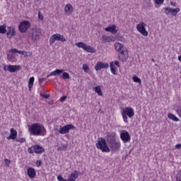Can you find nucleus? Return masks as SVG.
<instances>
[{"label":"nucleus","mask_w":181,"mask_h":181,"mask_svg":"<svg viewBox=\"0 0 181 181\" xmlns=\"http://www.w3.org/2000/svg\"><path fill=\"white\" fill-rule=\"evenodd\" d=\"M22 67L19 65H8L7 66V71L10 73H16V71H19Z\"/></svg>","instance_id":"4468645a"},{"label":"nucleus","mask_w":181,"mask_h":181,"mask_svg":"<svg viewBox=\"0 0 181 181\" xmlns=\"http://www.w3.org/2000/svg\"><path fill=\"white\" fill-rule=\"evenodd\" d=\"M66 100H67V96L64 95L62 97H61V98L59 99L61 103H63L64 101H66Z\"/></svg>","instance_id":"49530a36"},{"label":"nucleus","mask_w":181,"mask_h":181,"mask_svg":"<svg viewBox=\"0 0 181 181\" xmlns=\"http://www.w3.org/2000/svg\"><path fill=\"white\" fill-rule=\"evenodd\" d=\"M175 181H181V170L176 175Z\"/></svg>","instance_id":"72a5a7b5"},{"label":"nucleus","mask_w":181,"mask_h":181,"mask_svg":"<svg viewBox=\"0 0 181 181\" xmlns=\"http://www.w3.org/2000/svg\"><path fill=\"white\" fill-rule=\"evenodd\" d=\"M40 35H42V30L35 28L29 31L28 36L31 37L33 40H39V39H40Z\"/></svg>","instance_id":"39448f33"},{"label":"nucleus","mask_w":181,"mask_h":181,"mask_svg":"<svg viewBox=\"0 0 181 181\" xmlns=\"http://www.w3.org/2000/svg\"><path fill=\"white\" fill-rule=\"evenodd\" d=\"M42 81H46V78H39L40 86H42Z\"/></svg>","instance_id":"8fccbe9b"},{"label":"nucleus","mask_w":181,"mask_h":181,"mask_svg":"<svg viewBox=\"0 0 181 181\" xmlns=\"http://www.w3.org/2000/svg\"><path fill=\"white\" fill-rule=\"evenodd\" d=\"M181 148V144H178L175 146V149H180Z\"/></svg>","instance_id":"603ef678"},{"label":"nucleus","mask_w":181,"mask_h":181,"mask_svg":"<svg viewBox=\"0 0 181 181\" xmlns=\"http://www.w3.org/2000/svg\"><path fill=\"white\" fill-rule=\"evenodd\" d=\"M78 177V173L76 170L74 173H71L68 181H76V180Z\"/></svg>","instance_id":"6ab92c4d"},{"label":"nucleus","mask_w":181,"mask_h":181,"mask_svg":"<svg viewBox=\"0 0 181 181\" xmlns=\"http://www.w3.org/2000/svg\"><path fill=\"white\" fill-rule=\"evenodd\" d=\"M59 151H67V146L63 145L62 146L59 147Z\"/></svg>","instance_id":"c03bdc74"},{"label":"nucleus","mask_w":181,"mask_h":181,"mask_svg":"<svg viewBox=\"0 0 181 181\" xmlns=\"http://www.w3.org/2000/svg\"><path fill=\"white\" fill-rule=\"evenodd\" d=\"M10 135L8 136H7V139L9 141L10 139H13L15 140L16 139V136H18V132L16 130H15V129L11 128L10 129Z\"/></svg>","instance_id":"dca6fc26"},{"label":"nucleus","mask_w":181,"mask_h":181,"mask_svg":"<svg viewBox=\"0 0 181 181\" xmlns=\"http://www.w3.org/2000/svg\"><path fill=\"white\" fill-rule=\"evenodd\" d=\"M110 67L111 73L115 76H117V69H115V67L114 66V62L110 63Z\"/></svg>","instance_id":"4be33fe9"},{"label":"nucleus","mask_w":181,"mask_h":181,"mask_svg":"<svg viewBox=\"0 0 181 181\" xmlns=\"http://www.w3.org/2000/svg\"><path fill=\"white\" fill-rule=\"evenodd\" d=\"M154 1L156 5H162V4H163V2L165 1V0H154Z\"/></svg>","instance_id":"37998d69"},{"label":"nucleus","mask_w":181,"mask_h":181,"mask_svg":"<svg viewBox=\"0 0 181 181\" xmlns=\"http://www.w3.org/2000/svg\"><path fill=\"white\" fill-rule=\"evenodd\" d=\"M16 35V31L15 30V28H13L11 29V33L10 34V39L12 38L13 36H15Z\"/></svg>","instance_id":"ea45409f"},{"label":"nucleus","mask_w":181,"mask_h":181,"mask_svg":"<svg viewBox=\"0 0 181 181\" xmlns=\"http://www.w3.org/2000/svg\"><path fill=\"white\" fill-rule=\"evenodd\" d=\"M65 12H73V6L71 4H69L65 6Z\"/></svg>","instance_id":"bb28decb"},{"label":"nucleus","mask_w":181,"mask_h":181,"mask_svg":"<svg viewBox=\"0 0 181 181\" xmlns=\"http://www.w3.org/2000/svg\"><path fill=\"white\" fill-rule=\"evenodd\" d=\"M178 60H179V62H181V55H180V56L178 57Z\"/></svg>","instance_id":"6e6d98bb"},{"label":"nucleus","mask_w":181,"mask_h":181,"mask_svg":"<svg viewBox=\"0 0 181 181\" xmlns=\"http://www.w3.org/2000/svg\"><path fill=\"white\" fill-rule=\"evenodd\" d=\"M168 117L170 119H172L173 121H175V122H177V121H179V118H177L175 115H173L172 113H169L168 115Z\"/></svg>","instance_id":"a878e982"},{"label":"nucleus","mask_w":181,"mask_h":181,"mask_svg":"<svg viewBox=\"0 0 181 181\" xmlns=\"http://www.w3.org/2000/svg\"><path fill=\"white\" fill-rule=\"evenodd\" d=\"M145 26H146V24L145 23H141L136 25V29L139 33L143 35V36H148V31H146Z\"/></svg>","instance_id":"9b49d317"},{"label":"nucleus","mask_w":181,"mask_h":181,"mask_svg":"<svg viewBox=\"0 0 181 181\" xmlns=\"http://www.w3.org/2000/svg\"><path fill=\"white\" fill-rule=\"evenodd\" d=\"M40 97H42V98H49L50 97V94L40 93Z\"/></svg>","instance_id":"a18cd8bd"},{"label":"nucleus","mask_w":181,"mask_h":181,"mask_svg":"<svg viewBox=\"0 0 181 181\" xmlns=\"http://www.w3.org/2000/svg\"><path fill=\"white\" fill-rule=\"evenodd\" d=\"M107 142L112 151L114 152L119 151V148H121V143H119V141H117L115 136H108Z\"/></svg>","instance_id":"7ed1b4c3"},{"label":"nucleus","mask_w":181,"mask_h":181,"mask_svg":"<svg viewBox=\"0 0 181 181\" xmlns=\"http://www.w3.org/2000/svg\"><path fill=\"white\" fill-rule=\"evenodd\" d=\"M16 53H12L7 54V59L8 62H16V57L15 56Z\"/></svg>","instance_id":"aec40b11"},{"label":"nucleus","mask_w":181,"mask_h":181,"mask_svg":"<svg viewBox=\"0 0 181 181\" xmlns=\"http://www.w3.org/2000/svg\"><path fill=\"white\" fill-rule=\"evenodd\" d=\"M38 18L40 19V21H43V15H42L40 11L38 12Z\"/></svg>","instance_id":"de8ad7c7"},{"label":"nucleus","mask_w":181,"mask_h":181,"mask_svg":"<svg viewBox=\"0 0 181 181\" xmlns=\"http://www.w3.org/2000/svg\"><path fill=\"white\" fill-rule=\"evenodd\" d=\"M62 77L64 78V80H69V78H70V74H69L67 72H64Z\"/></svg>","instance_id":"2f4dec72"},{"label":"nucleus","mask_w":181,"mask_h":181,"mask_svg":"<svg viewBox=\"0 0 181 181\" xmlns=\"http://www.w3.org/2000/svg\"><path fill=\"white\" fill-rule=\"evenodd\" d=\"M31 24L29 21H21L18 25V29L21 33H26L28 32V29L30 28Z\"/></svg>","instance_id":"423d86ee"},{"label":"nucleus","mask_w":181,"mask_h":181,"mask_svg":"<svg viewBox=\"0 0 181 181\" xmlns=\"http://www.w3.org/2000/svg\"><path fill=\"white\" fill-rule=\"evenodd\" d=\"M28 153H35V148H33V146L28 148Z\"/></svg>","instance_id":"79ce46f5"},{"label":"nucleus","mask_w":181,"mask_h":181,"mask_svg":"<svg viewBox=\"0 0 181 181\" xmlns=\"http://www.w3.org/2000/svg\"><path fill=\"white\" fill-rule=\"evenodd\" d=\"M83 71H85V73H88V71H90V68L88 67V66L87 64H83Z\"/></svg>","instance_id":"c9c22d12"},{"label":"nucleus","mask_w":181,"mask_h":181,"mask_svg":"<svg viewBox=\"0 0 181 181\" xmlns=\"http://www.w3.org/2000/svg\"><path fill=\"white\" fill-rule=\"evenodd\" d=\"M50 75L47 76V78H49V77H50Z\"/></svg>","instance_id":"13d9d810"},{"label":"nucleus","mask_w":181,"mask_h":181,"mask_svg":"<svg viewBox=\"0 0 181 181\" xmlns=\"http://www.w3.org/2000/svg\"><path fill=\"white\" fill-rule=\"evenodd\" d=\"M33 83H35V77L33 76L28 81V88L30 91L32 90V87H33Z\"/></svg>","instance_id":"5701e85b"},{"label":"nucleus","mask_w":181,"mask_h":181,"mask_svg":"<svg viewBox=\"0 0 181 181\" xmlns=\"http://www.w3.org/2000/svg\"><path fill=\"white\" fill-rule=\"evenodd\" d=\"M115 49L116 52H119V59L122 62H127L128 60V49L124 46V44L119 42L115 44Z\"/></svg>","instance_id":"f03ea898"},{"label":"nucleus","mask_w":181,"mask_h":181,"mask_svg":"<svg viewBox=\"0 0 181 181\" xmlns=\"http://www.w3.org/2000/svg\"><path fill=\"white\" fill-rule=\"evenodd\" d=\"M122 112L129 117V118H132L134 115H135V112H134V109L131 107H127L123 109Z\"/></svg>","instance_id":"ddd939ff"},{"label":"nucleus","mask_w":181,"mask_h":181,"mask_svg":"<svg viewBox=\"0 0 181 181\" xmlns=\"http://www.w3.org/2000/svg\"><path fill=\"white\" fill-rule=\"evenodd\" d=\"M118 40H120V42H125V38L121 34H117Z\"/></svg>","instance_id":"e433bc0d"},{"label":"nucleus","mask_w":181,"mask_h":181,"mask_svg":"<svg viewBox=\"0 0 181 181\" xmlns=\"http://www.w3.org/2000/svg\"><path fill=\"white\" fill-rule=\"evenodd\" d=\"M4 71H6V70H8V66H4Z\"/></svg>","instance_id":"5fc2aeb1"},{"label":"nucleus","mask_w":181,"mask_h":181,"mask_svg":"<svg viewBox=\"0 0 181 181\" xmlns=\"http://www.w3.org/2000/svg\"><path fill=\"white\" fill-rule=\"evenodd\" d=\"M38 162V165L37 166H42V160H37Z\"/></svg>","instance_id":"864d4df0"},{"label":"nucleus","mask_w":181,"mask_h":181,"mask_svg":"<svg viewBox=\"0 0 181 181\" xmlns=\"http://www.w3.org/2000/svg\"><path fill=\"white\" fill-rule=\"evenodd\" d=\"M5 134H8V132H5Z\"/></svg>","instance_id":"bf43d9fd"},{"label":"nucleus","mask_w":181,"mask_h":181,"mask_svg":"<svg viewBox=\"0 0 181 181\" xmlns=\"http://www.w3.org/2000/svg\"><path fill=\"white\" fill-rule=\"evenodd\" d=\"M122 116L124 122H128V115L124 112H122Z\"/></svg>","instance_id":"f704fd0d"},{"label":"nucleus","mask_w":181,"mask_h":181,"mask_svg":"<svg viewBox=\"0 0 181 181\" xmlns=\"http://www.w3.org/2000/svg\"><path fill=\"white\" fill-rule=\"evenodd\" d=\"M164 11L166 15H169L170 13H171V8L169 7L164 8Z\"/></svg>","instance_id":"4c0bfd02"},{"label":"nucleus","mask_w":181,"mask_h":181,"mask_svg":"<svg viewBox=\"0 0 181 181\" xmlns=\"http://www.w3.org/2000/svg\"><path fill=\"white\" fill-rule=\"evenodd\" d=\"M4 162L6 163V167L9 168V165H11V160H9L8 158H5Z\"/></svg>","instance_id":"a19ab883"},{"label":"nucleus","mask_w":181,"mask_h":181,"mask_svg":"<svg viewBox=\"0 0 181 181\" xmlns=\"http://www.w3.org/2000/svg\"><path fill=\"white\" fill-rule=\"evenodd\" d=\"M56 40L58 42H67V40L64 37V36L59 33L54 34L51 36L49 39V44L53 45Z\"/></svg>","instance_id":"6e6552de"},{"label":"nucleus","mask_w":181,"mask_h":181,"mask_svg":"<svg viewBox=\"0 0 181 181\" xmlns=\"http://www.w3.org/2000/svg\"><path fill=\"white\" fill-rule=\"evenodd\" d=\"M70 129H76V127L72 124H66L64 127H60L58 132L59 134L64 135V134H69V132H70Z\"/></svg>","instance_id":"1a4fd4ad"},{"label":"nucleus","mask_w":181,"mask_h":181,"mask_svg":"<svg viewBox=\"0 0 181 181\" xmlns=\"http://www.w3.org/2000/svg\"><path fill=\"white\" fill-rule=\"evenodd\" d=\"M16 142H20V144H23V142H26V139L25 138L17 139Z\"/></svg>","instance_id":"58836bf2"},{"label":"nucleus","mask_w":181,"mask_h":181,"mask_svg":"<svg viewBox=\"0 0 181 181\" xmlns=\"http://www.w3.org/2000/svg\"><path fill=\"white\" fill-rule=\"evenodd\" d=\"M95 93H97V94H98V95H100V97H103V91H101V88L100 87V86H95L93 88Z\"/></svg>","instance_id":"393cba45"},{"label":"nucleus","mask_w":181,"mask_h":181,"mask_svg":"<svg viewBox=\"0 0 181 181\" xmlns=\"http://www.w3.org/2000/svg\"><path fill=\"white\" fill-rule=\"evenodd\" d=\"M0 33L1 35H4V33H6V25H0Z\"/></svg>","instance_id":"c756f323"},{"label":"nucleus","mask_w":181,"mask_h":181,"mask_svg":"<svg viewBox=\"0 0 181 181\" xmlns=\"http://www.w3.org/2000/svg\"><path fill=\"white\" fill-rule=\"evenodd\" d=\"M27 175L30 179H35L36 177V170L32 167L27 169Z\"/></svg>","instance_id":"2eb2a0df"},{"label":"nucleus","mask_w":181,"mask_h":181,"mask_svg":"<svg viewBox=\"0 0 181 181\" xmlns=\"http://www.w3.org/2000/svg\"><path fill=\"white\" fill-rule=\"evenodd\" d=\"M96 148L102 151V152H110V149L107 144V141L103 137H100L98 139V143H96Z\"/></svg>","instance_id":"20e7f679"},{"label":"nucleus","mask_w":181,"mask_h":181,"mask_svg":"<svg viewBox=\"0 0 181 181\" xmlns=\"http://www.w3.org/2000/svg\"><path fill=\"white\" fill-rule=\"evenodd\" d=\"M9 53H18L19 54H22V55L25 54V52L18 50L15 48H12L11 49H10Z\"/></svg>","instance_id":"cd10ccee"},{"label":"nucleus","mask_w":181,"mask_h":181,"mask_svg":"<svg viewBox=\"0 0 181 181\" xmlns=\"http://www.w3.org/2000/svg\"><path fill=\"white\" fill-rule=\"evenodd\" d=\"M105 30L106 32H110L113 35H115V33H117V32H118V30H117V25H110V26L105 28Z\"/></svg>","instance_id":"f3484780"},{"label":"nucleus","mask_w":181,"mask_h":181,"mask_svg":"<svg viewBox=\"0 0 181 181\" xmlns=\"http://www.w3.org/2000/svg\"><path fill=\"white\" fill-rule=\"evenodd\" d=\"M180 62H181V61H180Z\"/></svg>","instance_id":"052dcab7"},{"label":"nucleus","mask_w":181,"mask_h":181,"mask_svg":"<svg viewBox=\"0 0 181 181\" xmlns=\"http://www.w3.org/2000/svg\"><path fill=\"white\" fill-rule=\"evenodd\" d=\"M28 127V131L31 135H41L42 136H45L47 134L46 128H45L44 126L40 125L39 123H35Z\"/></svg>","instance_id":"f257e3e1"},{"label":"nucleus","mask_w":181,"mask_h":181,"mask_svg":"<svg viewBox=\"0 0 181 181\" xmlns=\"http://www.w3.org/2000/svg\"><path fill=\"white\" fill-rule=\"evenodd\" d=\"M132 80L133 81H134V83H139V84H141V83H142V81H141V78H138V76H134L132 77Z\"/></svg>","instance_id":"7c9ffc66"},{"label":"nucleus","mask_w":181,"mask_h":181,"mask_svg":"<svg viewBox=\"0 0 181 181\" xmlns=\"http://www.w3.org/2000/svg\"><path fill=\"white\" fill-rule=\"evenodd\" d=\"M64 71L63 69H56L50 73L49 76H60Z\"/></svg>","instance_id":"412c9836"},{"label":"nucleus","mask_w":181,"mask_h":181,"mask_svg":"<svg viewBox=\"0 0 181 181\" xmlns=\"http://www.w3.org/2000/svg\"><path fill=\"white\" fill-rule=\"evenodd\" d=\"M102 38L104 43H110V42H112V38L110 36L103 35Z\"/></svg>","instance_id":"b1692460"},{"label":"nucleus","mask_w":181,"mask_h":181,"mask_svg":"<svg viewBox=\"0 0 181 181\" xmlns=\"http://www.w3.org/2000/svg\"><path fill=\"white\" fill-rule=\"evenodd\" d=\"M108 67H110V64H108V63L98 62L95 66V70L98 71L103 69H108Z\"/></svg>","instance_id":"f8f14e48"},{"label":"nucleus","mask_w":181,"mask_h":181,"mask_svg":"<svg viewBox=\"0 0 181 181\" xmlns=\"http://www.w3.org/2000/svg\"><path fill=\"white\" fill-rule=\"evenodd\" d=\"M120 139L124 142V144H127L131 141V135H129L128 132L122 130L120 133Z\"/></svg>","instance_id":"9d476101"},{"label":"nucleus","mask_w":181,"mask_h":181,"mask_svg":"<svg viewBox=\"0 0 181 181\" xmlns=\"http://www.w3.org/2000/svg\"><path fill=\"white\" fill-rule=\"evenodd\" d=\"M76 46L81 49H83L85 52H88V53H95V49L92 47L90 45H86L84 42H76Z\"/></svg>","instance_id":"0eeeda50"},{"label":"nucleus","mask_w":181,"mask_h":181,"mask_svg":"<svg viewBox=\"0 0 181 181\" xmlns=\"http://www.w3.org/2000/svg\"><path fill=\"white\" fill-rule=\"evenodd\" d=\"M178 12H180V8H171V15H173V16H176V13H178Z\"/></svg>","instance_id":"c85d7f7f"},{"label":"nucleus","mask_w":181,"mask_h":181,"mask_svg":"<svg viewBox=\"0 0 181 181\" xmlns=\"http://www.w3.org/2000/svg\"><path fill=\"white\" fill-rule=\"evenodd\" d=\"M12 28H13L12 27H8L7 28V31L6 32V36H7V37H8V39H10V37H11V33L12 32Z\"/></svg>","instance_id":"473e14b6"},{"label":"nucleus","mask_w":181,"mask_h":181,"mask_svg":"<svg viewBox=\"0 0 181 181\" xmlns=\"http://www.w3.org/2000/svg\"><path fill=\"white\" fill-rule=\"evenodd\" d=\"M113 64H115V66H117V67H119V62L118 61H115V62H113Z\"/></svg>","instance_id":"3c124183"},{"label":"nucleus","mask_w":181,"mask_h":181,"mask_svg":"<svg viewBox=\"0 0 181 181\" xmlns=\"http://www.w3.org/2000/svg\"><path fill=\"white\" fill-rule=\"evenodd\" d=\"M151 62H155V59L153 58V59H151Z\"/></svg>","instance_id":"4d7b16f0"},{"label":"nucleus","mask_w":181,"mask_h":181,"mask_svg":"<svg viewBox=\"0 0 181 181\" xmlns=\"http://www.w3.org/2000/svg\"><path fill=\"white\" fill-rule=\"evenodd\" d=\"M33 148L35 153H43L45 148L39 145L33 146Z\"/></svg>","instance_id":"a211bd4d"},{"label":"nucleus","mask_w":181,"mask_h":181,"mask_svg":"<svg viewBox=\"0 0 181 181\" xmlns=\"http://www.w3.org/2000/svg\"><path fill=\"white\" fill-rule=\"evenodd\" d=\"M176 112L178 115H181V106H179L178 108L176 110Z\"/></svg>","instance_id":"09e8293b"}]
</instances>
